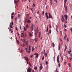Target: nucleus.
Listing matches in <instances>:
<instances>
[{
  "mask_svg": "<svg viewBox=\"0 0 72 72\" xmlns=\"http://www.w3.org/2000/svg\"><path fill=\"white\" fill-rule=\"evenodd\" d=\"M32 69L30 67H29L27 69V72H31Z\"/></svg>",
  "mask_w": 72,
  "mask_h": 72,
  "instance_id": "f257e3e1",
  "label": "nucleus"
},
{
  "mask_svg": "<svg viewBox=\"0 0 72 72\" xmlns=\"http://www.w3.org/2000/svg\"><path fill=\"white\" fill-rule=\"evenodd\" d=\"M26 22H27V23H31V20L29 19H27V18H26V19L25 20V22H26Z\"/></svg>",
  "mask_w": 72,
  "mask_h": 72,
  "instance_id": "f03ea898",
  "label": "nucleus"
},
{
  "mask_svg": "<svg viewBox=\"0 0 72 72\" xmlns=\"http://www.w3.org/2000/svg\"><path fill=\"white\" fill-rule=\"evenodd\" d=\"M59 55H58L57 57V62L58 63H60V61H59Z\"/></svg>",
  "mask_w": 72,
  "mask_h": 72,
  "instance_id": "7ed1b4c3",
  "label": "nucleus"
},
{
  "mask_svg": "<svg viewBox=\"0 0 72 72\" xmlns=\"http://www.w3.org/2000/svg\"><path fill=\"white\" fill-rule=\"evenodd\" d=\"M67 0H64V8H65L66 3H67Z\"/></svg>",
  "mask_w": 72,
  "mask_h": 72,
  "instance_id": "20e7f679",
  "label": "nucleus"
},
{
  "mask_svg": "<svg viewBox=\"0 0 72 72\" xmlns=\"http://www.w3.org/2000/svg\"><path fill=\"white\" fill-rule=\"evenodd\" d=\"M24 58H25V59L26 62H28L29 61V59L27 57H25Z\"/></svg>",
  "mask_w": 72,
  "mask_h": 72,
  "instance_id": "39448f33",
  "label": "nucleus"
},
{
  "mask_svg": "<svg viewBox=\"0 0 72 72\" xmlns=\"http://www.w3.org/2000/svg\"><path fill=\"white\" fill-rule=\"evenodd\" d=\"M64 17H65V18L66 20V21H67V18H68V16H67V15H65Z\"/></svg>",
  "mask_w": 72,
  "mask_h": 72,
  "instance_id": "423d86ee",
  "label": "nucleus"
},
{
  "mask_svg": "<svg viewBox=\"0 0 72 72\" xmlns=\"http://www.w3.org/2000/svg\"><path fill=\"white\" fill-rule=\"evenodd\" d=\"M46 17L47 18V19H48L49 18V17L48 16V14H47V12H46L45 13Z\"/></svg>",
  "mask_w": 72,
  "mask_h": 72,
  "instance_id": "0eeeda50",
  "label": "nucleus"
},
{
  "mask_svg": "<svg viewBox=\"0 0 72 72\" xmlns=\"http://www.w3.org/2000/svg\"><path fill=\"white\" fill-rule=\"evenodd\" d=\"M43 68V67H42V65H41L39 66V69L40 70L42 69Z\"/></svg>",
  "mask_w": 72,
  "mask_h": 72,
  "instance_id": "6e6552de",
  "label": "nucleus"
},
{
  "mask_svg": "<svg viewBox=\"0 0 72 72\" xmlns=\"http://www.w3.org/2000/svg\"><path fill=\"white\" fill-rule=\"evenodd\" d=\"M28 41H26L25 42V45H26V46H28Z\"/></svg>",
  "mask_w": 72,
  "mask_h": 72,
  "instance_id": "1a4fd4ad",
  "label": "nucleus"
},
{
  "mask_svg": "<svg viewBox=\"0 0 72 72\" xmlns=\"http://www.w3.org/2000/svg\"><path fill=\"white\" fill-rule=\"evenodd\" d=\"M49 18H52V16L51 15L50 13H49Z\"/></svg>",
  "mask_w": 72,
  "mask_h": 72,
  "instance_id": "9d476101",
  "label": "nucleus"
},
{
  "mask_svg": "<svg viewBox=\"0 0 72 72\" xmlns=\"http://www.w3.org/2000/svg\"><path fill=\"white\" fill-rule=\"evenodd\" d=\"M29 36L30 37H32V34L31 33H30V32H29Z\"/></svg>",
  "mask_w": 72,
  "mask_h": 72,
  "instance_id": "9b49d317",
  "label": "nucleus"
},
{
  "mask_svg": "<svg viewBox=\"0 0 72 72\" xmlns=\"http://www.w3.org/2000/svg\"><path fill=\"white\" fill-rule=\"evenodd\" d=\"M65 46V48L64 50V51H66L67 48V45L66 44Z\"/></svg>",
  "mask_w": 72,
  "mask_h": 72,
  "instance_id": "f8f14e48",
  "label": "nucleus"
},
{
  "mask_svg": "<svg viewBox=\"0 0 72 72\" xmlns=\"http://www.w3.org/2000/svg\"><path fill=\"white\" fill-rule=\"evenodd\" d=\"M60 44H59L58 45V50H60Z\"/></svg>",
  "mask_w": 72,
  "mask_h": 72,
  "instance_id": "ddd939ff",
  "label": "nucleus"
},
{
  "mask_svg": "<svg viewBox=\"0 0 72 72\" xmlns=\"http://www.w3.org/2000/svg\"><path fill=\"white\" fill-rule=\"evenodd\" d=\"M14 3L15 4H17V3H18V2L16 0H15L14 1Z\"/></svg>",
  "mask_w": 72,
  "mask_h": 72,
  "instance_id": "4468645a",
  "label": "nucleus"
},
{
  "mask_svg": "<svg viewBox=\"0 0 72 72\" xmlns=\"http://www.w3.org/2000/svg\"><path fill=\"white\" fill-rule=\"evenodd\" d=\"M61 21H62V22H63L65 21V19H61Z\"/></svg>",
  "mask_w": 72,
  "mask_h": 72,
  "instance_id": "2eb2a0df",
  "label": "nucleus"
},
{
  "mask_svg": "<svg viewBox=\"0 0 72 72\" xmlns=\"http://www.w3.org/2000/svg\"><path fill=\"white\" fill-rule=\"evenodd\" d=\"M35 32L37 33H38V32H39V30H38V29H37L35 30Z\"/></svg>",
  "mask_w": 72,
  "mask_h": 72,
  "instance_id": "dca6fc26",
  "label": "nucleus"
},
{
  "mask_svg": "<svg viewBox=\"0 0 72 72\" xmlns=\"http://www.w3.org/2000/svg\"><path fill=\"white\" fill-rule=\"evenodd\" d=\"M33 24H32L31 27V31H33Z\"/></svg>",
  "mask_w": 72,
  "mask_h": 72,
  "instance_id": "f3484780",
  "label": "nucleus"
},
{
  "mask_svg": "<svg viewBox=\"0 0 72 72\" xmlns=\"http://www.w3.org/2000/svg\"><path fill=\"white\" fill-rule=\"evenodd\" d=\"M48 26H47V29H46V32H48Z\"/></svg>",
  "mask_w": 72,
  "mask_h": 72,
  "instance_id": "a211bd4d",
  "label": "nucleus"
},
{
  "mask_svg": "<svg viewBox=\"0 0 72 72\" xmlns=\"http://www.w3.org/2000/svg\"><path fill=\"white\" fill-rule=\"evenodd\" d=\"M62 17V18L61 19H64V17L63 15H62L61 16Z\"/></svg>",
  "mask_w": 72,
  "mask_h": 72,
  "instance_id": "6ab92c4d",
  "label": "nucleus"
},
{
  "mask_svg": "<svg viewBox=\"0 0 72 72\" xmlns=\"http://www.w3.org/2000/svg\"><path fill=\"white\" fill-rule=\"evenodd\" d=\"M34 40L36 42H37V38H35L34 39Z\"/></svg>",
  "mask_w": 72,
  "mask_h": 72,
  "instance_id": "aec40b11",
  "label": "nucleus"
},
{
  "mask_svg": "<svg viewBox=\"0 0 72 72\" xmlns=\"http://www.w3.org/2000/svg\"><path fill=\"white\" fill-rule=\"evenodd\" d=\"M33 8H34L35 6V3H34L33 2Z\"/></svg>",
  "mask_w": 72,
  "mask_h": 72,
  "instance_id": "412c9836",
  "label": "nucleus"
},
{
  "mask_svg": "<svg viewBox=\"0 0 72 72\" xmlns=\"http://www.w3.org/2000/svg\"><path fill=\"white\" fill-rule=\"evenodd\" d=\"M21 45L22 46V47H24V46H25L24 44V43H23L22 44H21Z\"/></svg>",
  "mask_w": 72,
  "mask_h": 72,
  "instance_id": "4be33fe9",
  "label": "nucleus"
},
{
  "mask_svg": "<svg viewBox=\"0 0 72 72\" xmlns=\"http://www.w3.org/2000/svg\"><path fill=\"white\" fill-rule=\"evenodd\" d=\"M67 6H66L65 7V10L66 12H67Z\"/></svg>",
  "mask_w": 72,
  "mask_h": 72,
  "instance_id": "5701e85b",
  "label": "nucleus"
},
{
  "mask_svg": "<svg viewBox=\"0 0 72 72\" xmlns=\"http://www.w3.org/2000/svg\"><path fill=\"white\" fill-rule=\"evenodd\" d=\"M26 27L27 28H28V24L26 25Z\"/></svg>",
  "mask_w": 72,
  "mask_h": 72,
  "instance_id": "b1692460",
  "label": "nucleus"
},
{
  "mask_svg": "<svg viewBox=\"0 0 72 72\" xmlns=\"http://www.w3.org/2000/svg\"><path fill=\"white\" fill-rule=\"evenodd\" d=\"M10 27L11 28H12V24H11V22H10Z\"/></svg>",
  "mask_w": 72,
  "mask_h": 72,
  "instance_id": "393cba45",
  "label": "nucleus"
},
{
  "mask_svg": "<svg viewBox=\"0 0 72 72\" xmlns=\"http://www.w3.org/2000/svg\"><path fill=\"white\" fill-rule=\"evenodd\" d=\"M32 51H33V50H35V49H34V48L32 47Z\"/></svg>",
  "mask_w": 72,
  "mask_h": 72,
  "instance_id": "a878e982",
  "label": "nucleus"
},
{
  "mask_svg": "<svg viewBox=\"0 0 72 72\" xmlns=\"http://www.w3.org/2000/svg\"><path fill=\"white\" fill-rule=\"evenodd\" d=\"M13 17H14V16L12 15L11 16V18L12 19H13Z\"/></svg>",
  "mask_w": 72,
  "mask_h": 72,
  "instance_id": "bb28decb",
  "label": "nucleus"
},
{
  "mask_svg": "<svg viewBox=\"0 0 72 72\" xmlns=\"http://www.w3.org/2000/svg\"><path fill=\"white\" fill-rule=\"evenodd\" d=\"M25 48V50L26 51V53H28V52L27 51V48Z\"/></svg>",
  "mask_w": 72,
  "mask_h": 72,
  "instance_id": "cd10ccee",
  "label": "nucleus"
},
{
  "mask_svg": "<svg viewBox=\"0 0 72 72\" xmlns=\"http://www.w3.org/2000/svg\"><path fill=\"white\" fill-rule=\"evenodd\" d=\"M69 41V38H67V41L68 42Z\"/></svg>",
  "mask_w": 72,
  "mask_h": 72,
  "instance_id": "c85d7f7f",
  "label": "nucleus"
},
{
  "mask_svg": "<svg viewBox=\"0 0 72 72\" xmlns=\"http://www.w3.org/2000/svg\"><path fill=\"white\" fill-rule=\"evenodd\" d=\"M71 52V49L70 50V51H68V53H70Z\"/></svg>",
  "mask_w": 72,
  "mask_h": 72,
  "instance_id": "c756f323",
  "label": "nucleus"
},
{
  "mask_svg": "<svg viewBox=\"0 0 72 72\" xmlns=\"http://www.w3.org/2000/svg\"><path fill=\"white\" fill-rule=\"evenodd\" d=\"M38 57H39V54L38 53H37L36 55V57L37 58Z\"/></svg>",
  "mask_w": 72,
  "mask_h": 72,
  "instance_id": "7c9ffc66",
  "label": "nucleus"
},
{
  "mask_svg": "<svg viewBox=\"0 0 72 72\" xmlns=\"http://www.w3.org/2000/svg\"><path fill=\"white\" fill-rule=\"evenodd\" d=\"M45 56L46 57H47V53H45L44 54Z\"/></svg>",
  "mask_w": 72,
  "mask_h": 72,
  "instance_id": "2f4dec72",
  "label": "nucleus"
},
{
  "mask_svg": "<svg viewBox=\"0 0 72 72\" xmlns=\"http://www.w3.org/2000/svg\"><path fill=\"white\" fill-rule=\"evenodd\" d=\"M42 60L44 59V56H43V57L42 58Z\"/></svg>",
  "mask_w": 72,
  "mask_h": 72,
  "instance_id": "473e14b6",
  "label": "nucleus"
},
{
  "mask_svg": "<svg viewBox=\"0 0 72 72\" xmlns=\"http://www.w3.org/2000/svg\"><path fill=\"white\" fill-rule=\"evenodd\" d=\"M49 32L50 33H51V30H50Z\"/></svg>",
  "mask_w": 72,
  "mask_h": 72,
  "instance_id": "72a5a7b5",
  "label": "nucleus"
},
{
  "mask_svg": "<svg viewBox=\"0 0 72 72\" xmlns=\"http://www.w3.org/2000/svg\"><path fill=\"white\" fill-rule=\"evenodd\" d=\"M49 62H48V61H46V65H47V64H48Z\"/></svg>",
  "mask_w": 72,
  "mask_h": 72,
  "instance_id": "f704fd0d",
  "label": "nucleus"
},
{
  "mask_svg": "<svg viewBox=\"0 0 72 72\" xmlns=\"http://www.w3.org/2000/svg\"><path fill=\"white\" fill-rule=\"evenodd\" d=\"M14 12L12 13L11 14V15L12 16V15H14Z\"/></svg>",
  "mask_w": 72,
  "mask_h": 72,
  "instance_id": "c9c22d12",
  "label": "nucleus"
},
{
  "mask_svg": "<svg viewBox=\"0 0 72 72\" xmlns=\"http://www.w3.org/2000/svg\"><path fill=\"white\" fill-rule=\"evenodd\" d=\"M58 65V67H60V63H59Z\"/></svg>",
  "mask_w": 72,
  "mask_h": 72,
  "instance_id": "e433bc0d",
  "label": "nucleus"
},
{
  "mask_svg": "<svg viewBox=\"0 0 72 72\" xmlns=\"http://www.w3.org/2000/svg\"><path fill=\"white\" fill-rule=\"evenodd\" d=\"M69 59L70 60V61H72V58H69Z\"/></svg>",
  "mask_w": 72,
  "mask_h": 72,
  "instance_id": "4c0bfd02",
  "label": "nucleus"
},
{
  "mask_svg": "<svg viewBox=\"0 0 72 72\" xmlns=\"http://www.w3.org/2000/svg\"><path fill=\"white\" fill-rule=\"evenodd\" d=\"M23 27L24 28V31H26V28H25V27H24V26H23Z\"/></svg>",
  "mask_w": 72,
  "mask_h": 72,
  "instance_id": "58836bf2",
  "label": "nucleus"
},
{
  "mask_svg": "<svg viewBox=\"0 0 72 72\" xmlns=\"http://www.w3.org/2000/svg\"><path fill=\"white\" fill-rule=\"evenodd\" d=\"M68 65L69 66V67H71V64H68Z\"/></svg>",
  "mask_w": 72,
  "mask_h": 72,
  "instance_id": "ea45409f",
  "label": "nucleus"
},
{
  "mask_svg": "<svg viewBox=\"0 0 72 72\" xmlns=\"http://www.w3.org/2000/svg\"><path fill=\"white\" fill-rule=\"evenodd\" d=\"M15 29L16 30H17V31H18V28L17 27L15 28Z\"/></svg>",
  "mask_w": 72,
  "mask_h": 72,
  "instance_id": "a19ab883",
  "label": "nucleus"
},
{
  "mask_svg": "<svg viewBox=\"0 0 72 72\" xmlns=\"http://www.w3.org/2000/svg\"><path fill=\"white\" fill-rule=\"evenodd\" d=\"M12 23H11V26H13V22H11Z\"/></svg>",
  "mask_w": 72,
  "mask_h": 72,
  "instance_id": "79ce46f5",
  "label": "nucleus"
},
{
  "mask_svg": "<svg viewBox=\"0 0 72 72\" xmlns=\"http://www.w3.org/2000/svg\"><path fill=\"white\" fill-rule=\"evenodd\" d=\"M10 31H11V33H12V32H13V31L12 30V29H10Z\"/></svg>",
  "mask_w": 72,
  "mask_h": 72,
  "instance_id": "37998d69",
  "label": "nucleus"
},
{
  "mask_svg": "<svg viewBox=\"0 0 72 72\" xmlns=\"http://www.w3.org/2000/svg\"><path fill=\"white\" fill-rule=\"evenodd\" d=\"M66 64H67V62H64V64H65V65H66Z\"/></svg>",
  "mask_w": 72,
  "mask_h": 72,
  "instance_id": "c03bdc74",
  "label": "nucleus"
},
{
  "mask_svg": "<svg viewBox=\"0 0 72 72\" xmlns=\"http://www.w3.org/2000/svg\"><path fill=\"white\" fill-rule=\"evenodd\" d=\"M34 69H37V67H35V68H34Z\"/></svg>",
  "mask_w": 72,
  "mask_h": 72,
  "instance_id": "a18cd8bd",
  "label": "nucleus"
},
{
  "mask_svg": "<svg viewBox=\"0 0 72 72\" xmlns=\"http://www.w3.org/2000/svg\"><path fill=\"white\" fill-rule=\"evenodd\" d=\"M33 55H31L30 56V57L31 58H32V57H33Z\"/></svg>",
  "mask_w": 72,
  "mask_h": 72,
  "instance_id": "49530a36",
  "label": "nucleus"
},
{
  "mask_svg": "<svg viewBox=\"0 0 72 72\" xmlns=\"http://www.w3.org/2000/svg\"><path fill=\"white\" fill-rule=\"evenodd\" d=\"M55 1L56 3H57V0H54Z\"/></svg>",
  "mask_w": 72,
  "mask_h": 72,
  "instance_id": "de8ad7c7",
  "label": "nucleus"
},
{
  "mask_svg": "<svg viewBox=\"0 0 72 72\" xmlns=\"http://www.w3.org/2000/svg\"><path fill=\"white\" fill-rule=\"evenodd\" d=\"M27 17H29V14H27Z\"/></svg>",
  "mask_w": 72,
  "mask_h": 72,
  "instance_id": "09e8293b",
  "label": "nucleus"
},
{
  "mask_svg": "<svg viewBox=\"0 0 72 72\" xmlns=\"http://www.w3.org/2000/svg\"><path fill=\"white\" fill-rule=\"evenodd\" d=\"M64 27H65V28H67V26L66 25H64Z\"/></svg>",
  "mask_w": 72,
  "mask_h": 72,
  "instance_id": "8fccbe9b",
  "label": "nucleus"
},
{
  "mask_svg": "<svg viewBox=\"0 0 72 72\" xmlns=\"http://www.w3.org/2000/svg\"><path fill=\"white\" fill-rule=\"evenodd\" d=\"M64 37L66 38L67 37V35H66V34H65V36H64Z\"/></svg>",
  "mask_w": 72,
  "mask_h": 72,
  "instance_id": "3c124183",
  "label": "nucleus"
},
{
  "mask_svg": "<svg viewBox=\"0 0 72 72\" xmlns=\"http://www.w3.org/2000/svg\"><path fill=\"white\" fill-rule=\"evenodd\" d=\"M31 51L30 50H29L28 51V53H30V51Z\"/></svg>",
  "mask_w": 72,
  "mask_h": 72,
  "instance_id": "603ef678",
  "label": "nucleus"
},
{
  "mask_svg": "<svg viewBox=\"0 0 72 72\" xmlns=\"http://www.w3.org/2000/svg\"><path fill=\"white\" fill-rule=\"evenodd\" d=\"M64 31H67V29L64 28Z\"/></svg>",
  "mask_w": 72,
  "mask_h": 72,
  "instance_id": "864d4df0",
  "label": "nucleus"
},
{
  "mask_svg": "<svg viewBox=\"0 0 72 72\" xmlns=\"http://www.w3.org/2000/svg\"><path fill=\"white\" fill-rule=\"evenodd\" d=\"M39 13H40V11H38V12H37V14H39Z\"/></svg>",
  "mask_w": 72,
  "mask_h": 72,
  "instance_id": "5fc2aeb1",
  "label": "nucleus"
},
{
  "mask_svg": "<svg viewBox=\"0 0 72 72\" xmlns=\"http://www.w3.org/2000/svg\"><path fill=\"white\" fill-rule=\"evenodd\" d=\"M44 11H43L42 12V14L43 15H44Z\"/></svg>",
  "mask_w": 72,
  "mask_h": 72,
  "instance_id": "6e6d98bb",
  "label": "nucleus"
},
{
  "mask_svg": "<svg viewBox=\"0 0 72 72\" xmlns=\"http://www.w3.org/2000/svg\"><path fill=\"white\" fill-rule=\"evenodd\" d=\"M18 17L19 18H20V15H19V14H18Z\"/></svg>",
  "mask_w": 72,
  "mask_h": 72,
  "instance_id": "4d7b16f0",
  "label": "nucleus"
},
{
  "mask_svg": "<svg viewBox=\"0 0 72 72\" xmlns=\"http://www.w3.org/2000/svg\"><path fill=\"white\" fill-rule=\"evenodd\" d=\"M17 35H18V36H19V33H17Z\"/></svg>",
  "mask_w": 72,
  "mask_h": 72,
  "instance_id": "13d9d810",
  "label": "nucleus"
},
{
  "mask_svg": "<svg viewBox=\"0 0 72 72\" xmlns=\"http://www.w3.org/2000/svg\"><path fill=\"white\" fill-rule=\"evenodd\" d=\"M49 27H50V28H51V24H50V25H49Z\"/></svg>",
  "mask_w": 72,
  "mask_h": 72,
  "instance_id": "bf43d9fd",
  "label": "nucleus"
},
{
  "mask_svg": "<svg viewBox=\"0 0 72 72\" xmlns=\"http://www.w3.org/2000/svg\"><path fill=\"white\" fill-rule=\"evenodd\" d=\"M25 37H26V36H27V34H25Z\"/></svg>",
  "mask_w": 72,
  "mask_h": 72,
  "instance_id": "052dcab7",
  "label": "nucleus"
},
{
  "mask_svg": "<svg viewBox=\"0 0 72 72\" xmlns=\"http://www.w3.org/2000/svg\"><path fill=\"white\" fill-rule=\"evenodd\" d=\"M70 30H71V32H72V28H71Z\"/></svg>",
  "mask_w": 72,
  "mask_h": 72,
  "instance_id": "680f3d73",
  "label": "nucleus"
},
{
  "mask_svg": "<svg viewBox=\"0 0 72 72\" xmlns=\"http://www.w3.org/2000/svg\"><path fill=\"white\" fill-rule=\"evenodd\" d=\"M37 53H35L34 54V55H37Z\"/></svg>",
  "mask_w": 72,
  "mask_h": 72,
  "instance_id": "e2e57ef3",
  "label": "nucleus"
},
{
  "mask_svg": "<svg viewBox=\"0 0 72 72\" xmlns=\"http://www.w3.org/2000/svg\"><path fill=\"white\" fill-rule=\"evenodd\" d=\"M56 72H59V71H57V69H56Z\"/></svg>",
  "mask_w": 72,
  "mask_h": 72,
  "instance_id": "0e129e2a",
  "label": "nucleus"
},
{
  "mask_svg": "<svg viewBox=\"0 0 72 72\" xmlns=\"http://www.w3.org/2000/svg\"><path fill=\"white\" fill-rule=\"evenodd\" d=\"M27 62V64H28V61H26Z\"/></svg>",
  "mask_w": 72,
  "mask_h": 72,
  "instance_id": "69168bd1",
  "label": "nucleus"
},
{
  "mask_svg": "<svg viewBox=\"0 0 72 72\" xmlns=\"http://www.w3.org/2000/svg\"><path fill=\"white\" fill-rule=\"evenodd\" d=\"M66 37H64V40H66Z\"/></svg>",
  "mask_w": 72,
  "mask_h": 72,
  "instance_id": "338daca9",
  "label": "nucleus"
},
{
  "mask_svg": "<svg viewBox=\"0 0 72 72\" xmlns=\"http://www.w3.org/2000/svg\"><path fill=\"white\" fill-rule=\"evenodd\" d=\"M29 48H31V46H30V45H29Z\"/></svg>",
  "mask_w": 72,
  "mask_h": 72,
  "instance_id": "774afa93",
  "label": "nucleus"
}]
</instances>
